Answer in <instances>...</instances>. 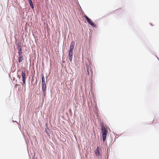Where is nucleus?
<instances>
[{"label":"nucleus","mask_w":159,"mask_h":159,"mask_svg":"<svg viewBox=\"0 0 159 159\" xmlns=\"http://www.w3.org/2000/svg\"><path fill=\"white\" fill-rule=\"evenodd\" d=\"M18 61L19 62H20V57H18Z\"/></svg>","instance_id":"nucleus-14"},{"label":"nucleus","mask_w":159,"mask_h":159,"mask_svg":"<svg viewBox=\"0 0 159 159\" xmlns=\"http://www.w3.org/2000/svg\"><path fill=\"white\" fill-rule=\"evenodd\" d=\"M74 46H70V50L69 51H71L73 52V50L74 48Z\"/></svg>","instance_id":"nucleus-11"},{"label":"nucleus","mask_w":159,"mask_h":159,"mask_svg":"<svg viewBox=\"0 0 159 159\" xmlns=\"http://www.w3.org/2000/svg\"><path fill=\"white\" fill-rule=\"evenodd\" d=\"M157 120V118L156 117V118H155L154 119V120H153V121H155V120Z\"/></svg>","instance_id":"nucleus-15"},{"label":"nucleus","mask_w":159,"mask_h":159,"mask_svg":"<svg viewBox=\"0 0 159 159\" xmlns=\"http://www.w3.org/2000/svg\"><path fill=\"white\" fill-rule=\"evenodd\" d=\"M102 132V138L103 141H105L106 139L107 131L104 125H101Z\"/></svg>","instance_id":"nucleus-1"},{"label":"nucleus","mask_w":159,"mask_h":159,"mask_svg":"<svg viewBox=\"0 0 159 159\" xmlns=\"http://www.w3.org/2000/svg\"><path fill=\"white\" fill-rule=\"evenodd\" d=\"M17 48H18V50L19 55H20V49H19V48H20V46L19 44H17Z\"/></svg>","instance_id":"nucleus-10"},{"label":"nucleus","mask_w":159,"mask_h":159,"mask_svg":"<svg viewBox=\"0 0 159 159\" xmlns=\"http://www.w3.org/2000/svg\"><path fill=\"white\" fill-rule=\"evenodd\" d=\"M46 84H42V89L43 92L44 93V95L45 96L46 92Z\"/></svg>","instance_id":"nucleus-5"},{"label":"nucleus","mask_w":159,"mask_h":159,"mask_svg":"<svg viewBox=\"0 0 159 159\" xmlns=\"http://www.w3.org/2000/svg\"><path fill=\"white\" fill-rule=\"evenodd\" d=\"M15 88L16 89H17V88L18 89V91H19V85L16 84L15 85ZM16 90H17V89H16Z\"/></svg>","instance_id":"nucleus-12"},{"label":"nucleus","mask_w":159,"mask_h":159,"mask_svg":"<svg viewBox=\"0 0 159 159\" xmlns=\"http://www.w3.org/2000/svg\"><path fill=\"white\" fill-rule=\"evenodd\" d=\"M42 84H45V78H44V76L43 75L42 77Z\"/></svg>","instance_id":"nucleus-9"},{"label":"nucleus","mask_w":159,"mask_h":159,"mask_svg":"<svg viewBox=\"0 0 159 159\" xmlns=\"http://www.w3.org/2000/svg\"><path fill=\"white\" fill-rule=\"evenodd\" d=\"M29 0V2L30 3V7L32 9H34V7L33 6V2L32 1V0Z\"/></svg>","instance_id":"nucleus-7"},{"label":"nucleus","mask_w":159,"mask_h":159,"mask_svg":"<svg viewBox=\"0 0 159 159\" xmlns=\"http://www.w3.org/2000/svg\"><path fill=\"white\" fill-rule=\"evenodd\" d=\"M94 152L96 157H97L98 158L99 157L102 156V150L101 148L99 147H97V148L95 150Z\"/></svg>","instance_id":"nucleus-2"},{"label":"nucleus","mask_w":159,"mask_h":159,"mask_svg":"<svg viewBox=\"0 0 159 159\" xmlns=\"http://www.w3.org/2000/svg\"><path fill=\"white\" fill-rule=\"evenodd\" d=\"M33 159H37V158H35V157H34V158H33Z\"/></svg>","instance_id":"nucleus-16"},{"label":"nucleus","mask_w":159,"mask_h":159,"mask_svg":"<svg viewBox=\"0 0 159 159\" xmlns=\"http://www.w3.org/2000/svg\"><path fill=\"white\" fill-rule=\"evenodd\" d=\"M75 43L74 41H72L70 46H74Z\"/></svg>","instance_id":"nucleus-13"},{"label":"nucleus","mask_w":159,"mask_h":159,"mask_svg":"<svg viewBox=\"0 0 159 159\" xmlns=\"http://www.w3.org/2000/svg\"><path fill=\"white\" fill-rule=\"evenodd\" d=\"M85 19L87 20L89 24L91 25L93 27H96V25L95 24L93 23L92 20L90 19L89 17L86 15H85L84 16Z\"/></svg>","instance_id":"nucleus-3"},{"label":"nucleus","mask_w":159,"mask_h":159,"mask_svg":"<svg viewBox=\"0 0 159 159\" xmlns=\"http://www.w3.org/2000/svg\"><path fill=\"white\" fill-rule=\"evenodd\" d=\"M87 70L88 75H89L90 72L92 74L93 72H92V70H89V67L88 65H87Z\"/></svg>","instance_id":"nucleus-8"},{"label":"nucleus","mask_w":159,"mask_h":159,"mask_svg":"<svg viewBox=\"0 0 159 159\" xmlns=\"http://www.w3.org/2000/svg\"><path fill=\"white\" fill-rule=\"evenodd\" d=\"M68 57L70 62H71L73 58V52L71 51L69 52V55Z\"/></svg>","instance_id":"nucleus-6"},{"label":"nucleus","mask_w":159,"mask_h":159,"mask_svg":"<svg viewBox=\"0 0 159 159\" xmlns=\"http://www.w3.org/2000/svg\"><path fill=\"white\" fill-rule=\"evenodd\" d=\"M20 60H21V57H20Z\"/></svg>","instance_id":"nucleus-17"},{"label":"nucleus","mask_w":159,"mask_h":159,"mask_svg":"<svg viewBox=\"0 0 159 159\" xmlns=\"http://www.w3.org/2000/svg\"><path fill=\"white\" fill-rule=\"evenodd\" d=\"M25 72L23 71L22 73V81H23V84L22 85H25V82L26 80V75L25 73Z\"/></svg>","instance_id":"nucleus-4"}]
</instances>
